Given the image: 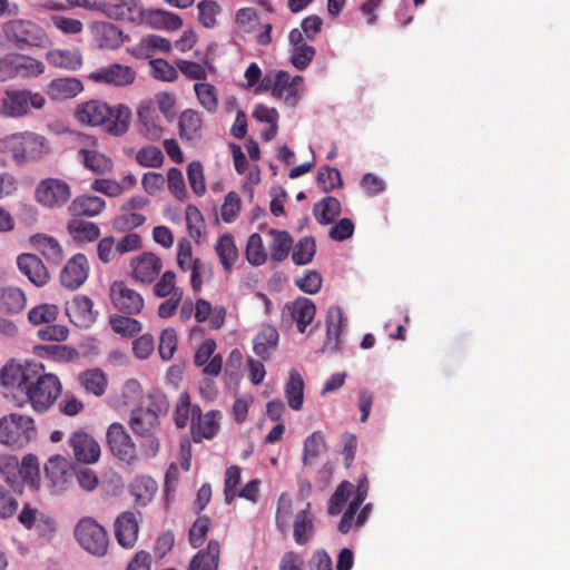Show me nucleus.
I'll return each mask as SVG.
<instances>
[{
  "label": "nucleus",
  "instance_id": "1",
  "mask_svg": "<svg viewBox=\"0 0 570 570\" xmlns=\"http://www.w3.org/2000/svg\"><path fill=\"white\" fill-rule=\"evenodd\" d=\"M131 116L128 106L124 104L110 106L99 99L80 102L73 110V117L79 124L89 127L104 126L112 136H122L128 131Z\"/></svg>",
  "mask_w": 570,
  "mask_h": 570
},
{
  "label": "nucleus",
  "instance_id": "2",
  "mask_svg": "<svg viewBox=\"0 0 570 570\" xmlns=\"http://www.w3.org/2000/svg\"><path fill=\"white\" fill-rule=\"evenodd\" d=\"M0 151L9 154L17 165H24L45 158L51 153V147L43 135L24 130L1 138Z\"/></svg>",
  "mask_w": 570,
  "mask_h": 570
},
{
  "label": "nucleus",
  "instance_id": "3",
  "mask_svg": "<svg viewBox=\"0 0 570 570\" xmlns=\"http://www.w3.org/2000/svg\"><path fill=\"white\" fill-rule=\"evenodd\" d=\"M60 393L61 384L58 377L46 373L43 366L39 364L19 405L30 403L35 411L43 412L55 403Z\"/></svg>",
  "mask_w": 570,
  "mask_h": 570
},
{
  "label": "nucleus",
  "instance_id": "4",
  "mask_svg": "<svg viewBox=\"0 0 570 570\" xmlns=\"http://www.w3.org/2000/svg\"><path fill=\"white\" fill-rule=\"evenodd\" d=\"M6 40L19 50L43 48L49 37L43 27L29 19H12L2 24Z\"/></svg>",
  "mask_w": 570,
  "mask_h": 570
},
{
  "label": "nucleus",
  "instance_id": "5",
  "mask_svg": "<svg viewBox=\"0 0 570 570\" xmlns=\"http://www.w3.org/2000/svg\"><path fill=\"white\" fill-rule=\"evenodd\" d=\"M39 363L17 362L11 360L0 370V384L6 396H11L19 404Z\"/></svg>",
  "mask_w": 570,
  "mask_h": 570
},
{
  "label": "nucleus",
  "instance_id": "6",
  "mask_svg": "<svg viewBox=\"0 0 570 570\" xmlns=\"http://www.w3.org/2000/svg\"><path fill=\"white\" fill-rule=\"evenodd\" d=\"M46 106V98L40 92L29 89H7L0 99V115L6 118H22L31 109L40 110Z\"/></svg>",
  "mask_w": 570,
  "mask_h": 570
},
{
  "label": "nucleus",
  "instance_id": "7",
  "mask_svg": "<svg viewBox=\"0 0 570 570\" xmlns=\"http://www.w3.org/2000/svg\"><path fill=\"white\" fill-rule=\"evenodd\" d=\"M37 435L31 417L11 413L0 419V443L14 448H23Z\"/></svg>",
  "mask_w": 570,
  "mask_h": 570
},
{
  "label": "nucleus",
  "instance_id": "8",
  "mask_svg": "<svg viewBox=\"0 0 570 570\" xmlns=\"http://www.w3.org/2000/svg\"><path fill=\"white\" fill-rule=\"evenodd\" d=\"M45 70L46 66L41 60L28 55L10 53L0 58V82L37 78Z\"/></svg>",
  "mask_w": 570,
  "mask_h": 570
},
{
  "label": "nucleus",
  "instance_id": "9",
  "mask_svg": "<svg viewBox=\"0 0 570 570\" xmlns=\"http://www.w3.org/2000/svg\"><path fill=\"white\" fill-rule=\"evenodd\" d=\"M259 90H271L276 98L284 99L287 105L294 106L304 91V78L292 77L287 71L266 75L258 87Z\"/></svg>",
  "mask_w": 570,
  "mask_h": 570
},
{
  "label": "nucleus",
  "instance_id": "10",
  "mask_svg": "<svg viewBox=\"0 0 570 570\" xmlns=\"http://www.w3.org/2000/svg\"><path fill=\"white\" fill-rule=\"evenodd\" d=\"M78 543L90 554L102 557L108 549V535L102 525L92 518L81 519L75 529Z\"/></svg>",
  "mask_w": 570,
  "mask_h": 570
},
{
  "label": "nucleus",
  "instance_id": "11",
  "mask_svg": "<svg viewBox=\"0 0 570 570\" xmlns=\"http://www.w3.org/2000/svg\"><path fill=\"white\" fill-rule=\"evenodd\" d=\"M70 196V186L58 178L42 179L35 190L37 203L49 209L61 208L68 203Z\"/></svg>",
  "mask_w": 570,
  "mask_h": 570
},
{
  "label": "nucleus",
  "instance_id": "12",
  "mask_svg": "<svg viewBox=\"0 0 570 570\" xmlns=\"http://www.w3.org/2000/svg\"><path fill=\"white\" fill-rule=\"evenodd\" d=\"M137 72L128 65L114 62L104 66L87 76V79L112 87H128L136 81Z\"/></svg>",
  "mask_w": 570,
  "mask_h": 570
},
{
  "label": "nucleus",
  "instance_id": "13",
  "mask_svg": "<svg viewBox=\"0 0 570 570\" xmlns=\"http://www.w3.org/2000/svg\"><path fill=\"white\" fill-rule=\"evenodd\" d=\"M108 446L114 455L126 463L136 461V446L122 424L115 422L106 433Z\"/></svg>",
  "mask_w": 570,
  "mask_h": 570
},
{
  "label": "nucleus",
  "instance_id": "14",
  "mask_svg": "<svg viewBox=\"0 0 570 570\" xmlns=\"http://www.w3.org/2000/svg\"><path fill=\"white\" fill-rule=\"evenodd\" d=\"M131 277L144 285L156 281L163 269V261L151 252H144L130 259Z\"/></svg>",
  "mask_w": 570,
  "mask_h": 570
},
{
  "label": "nucleus",
  "instance_id": "15",
  "mask_svg": "<svg viewBox=\"0 0 570 570\" xmlns=\"http://www.w3.org/2000/svg\"><path fill=\"white\" fill-rule=\"evenodd\" d=\"M110 299L115 308L126 314H139L144 308V298L140 293L121 281L111 284Z\"/></svg>",
  "mask_w": 570,
  "mask_h": 570
},
{
  "label": "nucleus",
  "instance_id": "16",
  "mask_svg": "<svg viewBox=\"0 0 570 570\" xmlns=\"http://www.w3.org/2000/svg\"><path fill=\"white\" fill-rule=\"evenodd\" d=\"M89 276L87 257L78 253L67 261L60 272V284L70 291H76L85 284Z\"/></svg>",
  "mask_w": 570,
  "mask_h": 570
},
{
  "label": "nucleus",
  "instance_id": "17",
  "mask_svg": "<svg viewBox=\"0 0 570 570\" xmlns=\"http://www.w3.org/2000/svg\"><path fill=\"white\" fill-rule=\"evenodd\" d=\"M46 476L55 493H61L69 488L73 478V471L69 461L62 455L51 456L45 466Z\"/></svg>",
  "mask_w": 570,
  "mask_h": 570
},
{
  "label": "nucleus",
  "instance_id": "18",
  "mask_svg": "<svg viewBox=\"0 0 570 570\" xmlns=\"http://www.w3.org/2000/svg\"><path fill=\"white\" fill-rule=\"evenodd\" d=\"M68 443L73 451L75 459L79 462L91 464L100 458L101 450L99 443L86 432H73Z\"/></svg>",
  "mask_w": 570,
  "mask_h": 570
},
{
  "label": "nucleus",
  "instance_id": "19",
  "mask_svg": "<svg viewBox=\"0 0 570 570\" xmlns=\"http://www.w3.org/2000/svg\"><path fill=\"white\" fill-rule=\"evenodd\" d=\"M137 116L140 131L146 138L157 140L161 137L164 127L153 100H142L138 106Z\"/></svg>",
  "mask_w": 570,
  "mask_h": 570
},
{
  "label": "nucleus",
  "instance_id": "20",
  "mask_svg": "<svg viewBox=\"0 0 570 570\" xmlns=\"http://www.w3.org/2000/svg\"><path fill=\"white\" fill-rule=\"evenodd\" d=\"M146 11L138 0H119L104 7L109 18L130 23H144Z\"/></svg>",
  "mask_w": 570,
  "mask_h": 570
},
{
  "label": "nucleus",
  "instance_id": "21",
  "mask_svg": "<svg viewBox=\"0 0 570 570\" xmlns=\"http://www.w3.org/2000/svg\"><path fill=\"white\" fill-rule=\"evenodd\" d=\"M17 266L19 271L38 287L45 286L50 279L48 268L36 254H20L17 257Z\"/></svg>",
  "mask_w": 570,
  "mask_h": 570
},
{
  "label": "nucleus",
  "instance_id": "22",
  "mask_svg": "<svg viewBox=\"0 0 570 570\" xmlns=\"http://www.w3.org/2000/svg\"><path fill=\"white\" fill-rule=\"evenodd\" d=\"M216 347L214 340H206L199 345L194 356L195 365L202 367L203 374L207 376H218L222 371L223 357L215 354Z\"/></svg>",
  "mask_w": 570,
  "mask_h": 570
},
{
  "label": "nucleus",
  "instance_id": "23",
  "mask_svg": "<svg viewBox=\"0 0 570 570\" xmlns=\"http://www.w3.org/2000/svg\"><path fill=\"white\" fill-rule=\"evenodd\" d=\"M117 542L126 549L135 546L138 539V521L134 512L125 511L117 517L114 523Z\"/></svg>",
  "mask_w": 570,
  "mask_h": 570
},
{
  "label": "nucleus",
  "instance_id": "24",
  "mask_svg": "<svg viewBox=\"0 0 570 570\" xmlns=\"http://www.w3.org/2000/svg\"><path fill=\"white\" fill-rule=\"evenodd\" d=\"M92 301L85 295L76 296L67 304L66 311L70 321L79 327H89L96 321Z\"/></svg>",
  "mask_w": 570,
  "mask_h": 570
},
{
  "label": "nucleus",
  "instance_id": "25",
  "mask_svg": "<svg viewBox=\"0 0 570 570\" xmlns=\"http://www.w3.org/2000/svg\"><path fill=\"white\" fill-rule=\"evenodd\" d=\"M89 29L94 40L102 49H117L124 42L122 31L110 22L95 21Z\"/></svg>",
  "mask_w": 570,
  "mask_h": 570
},
{
  "label": "nucleus",
  "instance_id": "26",
  "mask_svg": "<svg viewBox=\"0 0 570 570\" xmlns=\"http://www.w3.org/2000/svg\"><path fill=\"white\" fill-rule=\"evenodd\" d=\"M46 60L55 68L77 71L83 65L81 51L78 48H53L46 52Z\"/></svg>",
  "mask_w": 570,
  "mask_h": 570
},
{
  "label": "nucleus",
  "instance_id": "27",
  "mask_svg": "<svg viewBox=\"0 0 570 570\" xmlns=\"http://www.w3.org/2000/svg\"><path fill=\"white\" fill-rule=\"evenodd\" d=\"M346 326V317L340 306H332L326 315L327 337L323 346V351H335L338 348L340 336Z\"/></svg>",
  "mask_w": 570,
  "mask_h": 570
},
{
  "label": "nucleus",
  "instance_id": "28",
  "mask_svg": "<svg viewBox=\"0 0 570 570\" xmlns=\"http://www.w3.org/2000/svg\"><path fill=\"white\" fill-rule=\"evenodd\" d=\"M29 243L49 263L58 265L63 258V249L57 238L47 234H35L30 236Z\"/></svg>",
  "mask_w": 570,
  "mask_h": 570
},
{
  "label": "nucleus",
  "instance_id": "29",
  "mask_svg": "<svg viewBox=\"0 0 570 570\" xmlns=\"http://www.w3.org/2000/svg\"><path fill=\"white\" fill-rule=\"evenodd\" d=\"M82 90V82L75 77L55 78L47 87V92L53 100L71 99L78 96Z\"/></svg>",
  "mask_w": 570,
  "mask_h": 570
},
{
  "label": "nucleus",
  "instance_id": "30",
  "mask_svg": "<svg viewBox=\"0 0 570 570\" xmlns=\"http://www.w3.org/2000/svg\"><path fill=\"white\" fill-rule=\"evenodd\" d=\"M78 159L83 166L96 175H105L112 170V160L96 149L82 147L78 151Z\"/></svg>",
  "mask_w": 570,
  "mask_h": 570
},
{
  "label": "nucleus",
  "instance_id": "31",
  "mask_svg": "<svg viewBox=\"0 0 570 570\" xmlns=\"http://www.w3.org/2000/svg\"><path fill=\"white\" fill-rule=\"evenodd\" d=\"M106 202L104 198L94 195L77 196L69 207V210L75 216L95 217L104 212Z\"/></svg>",
  "mask_w": 570,
  "mask_h": 570
},
{
  "label": "nucleus",
  "instance_id": "32",
  "mask_svg": "<svg viewBox=\"0 0 570 570\" xmlns=\"http://www.w3.org/2000/svg\"><path fill=\"white\" fill-rule=\"evenodd\" d=\"M292 318L296 322L299 333H304L308 324L314 320L316 307L314 303L305 297H299L287 306Z\"/></svg>",
  "mask_w": 570,
  "mask_h": 570
},
{
  "label": "nucleus",
  "instance_id": "33",
  "mask_svg": "<svg viewBox=\"0 0 570 570\" xmlns=\"http://www.w3.org/2000/svg\"><path fill=\"white\" fill-rule=\"evenodd\" d=\"M284 393L292 410H302L304 403V380L297 370L293 368L289 371Z\"/></svg>",
  "mask_w": 570,
  "mask_h": 570
},
{
  "label": "nucleus",
  "instance_id": "34",
  "mask_svg": "<svg viewBox=\"0 0 570 570\" xmlns=\"http://www.w3.org/2000/svg\"><path fill=\"white\" fill-rule=\"evenodd\" d=\"M220 546L217 540H210L205 551H199L190 561L188 570H217Z\"/></svg>",
  "mask_w": 570,
  "mask_h": 570
},
{
  "label": "nucleus",
  "instance_id": "35",
  "mask_svg": "<svg viewBox=\"0 0 570 570\" xmlns=\"http://www.w3.org/2000/svg\"><path fill=\"white\" fill-rule=\"evenodd\" d=\"M157 423L158 414L154 409L139 407L131 412L129 425L136 434H150Z\"/></svg>",
  "mask_w": 570,
  "mask_h": 570
},
{
  "label": "nucleus",
  "instance_id": "36",
  "mask_svg": "<svg viewBox=\"0 0 570 570\" xmlns=\"http://www.w3.org/2000/svg\"><path fill=\"white\" fill-rule=\"evenodd\" d=\"M199 413L200 407L198 405H191L189 395L187 393H181L175 407L174 420L176 426L183 429L190 423L191 428H194Z\"/></svg>",
  "mask_w": 570,
  "mask_h": 570
},
{
  "label": "nucleus",
  "instance_id": "37",
  "mask_svg": "<svg viewBox=\"0 0 570 570\" xmlns=\"http://www.w3.org/2000/svg\"><path fill=\"white\" fill-rule=\"evenodd\" d=\"M293 528L295 542L299 546L306 544L315 532L313 514L307 509L298 511L295 515Z\"/></svg>",
  "mask_w": 570,
  "mask_h": 570
},
{
  "label": "nucleus",
  "instance_id": "38",
  "mask_svg": "<svg viewBox=\"0 0 570 570\" xmlns=\"http://www.w3.org/2000/svg\"><path fill=\"white\" fill-rule=\"evenodd\" d=\"M67 229L73 240L79 244L94 242L100 236V228L97 224L79 218L71 219Z\"/></svg>",
  "mask_w": 570,
  "mask_h": 570
},
{
  "label": "nucleus",
  "instance_id": "39",
  "mask_svg": "<svg viewBox=\"0 0 570 570\" xmlns=\"http://www.w3.org/2000/svg\"><path fill=\"white\" fill-rule=\"evenodd\" d=\"M144 23L155 29L175 31L181 27L183 21L179 16L165 10H148Z\"/></svg>",
  "mask_w": 570,
  "mask_h": 570
},
{
  "label": "nucleus",
  "instance_id": "40",
  "mask_svg": "<svg viewBox=\"0 0 570 570\" xmlns=\"http://www.w3.org/2000/svg\"><path fill=\"white\" fill-rule=\"evenodd\" d=\"M278 332L274 326L266 325L254 338V352L262 358L269 357L278 343Z\"/></svg>",
  "mask_w": 570,
  "mask_h": 570
},
{
  "label": "nucleus",
  "instance_id": "41",
  "mask_svg": "<svg viewBox=\"0 0 570 570\" xmlns=\"http://www.w3.org/2000/svg\"><path fill=\"white\" fill-rule=\"evenodd\" d=\"M313 214L321 225H328L341 214V203L335 197H325L314 204Z\"/></svg>",
  "mask_w": 570,
  "mask_h": 570
},
{
  "label": "nucleus",
  "instance_id": "42",
  "mask_svg": "<svg viewBox=\"0 0 570 570\" xmlns=\"http://www.w3.org/2000/svg\"><path fill=\"white\" fill-rule=\"evenodd\" d=\"M156 491L157 483L150 476H137L130 483V493L135 498V501L140 505H146L150 502Z\"/></svg>",
  "mask_w": 570,
  "mask_h": 570
},
{
  "label": "nucleus",
  "instance_id": "43",
  "mask_svg": "<svg viewBox=\"0 0 570 570\" xmlns=\"http://www.w3.org/2000/svg\"><path fill=\"white\" fill-rule=\"evenodd\" d=\"M24 293L18 287H4L0 291V308L9 314H17L26 306Z\"/></svg>",
  "mask_w": 570,
  "mask_h": 570
},
{
  "label": "nucleus",
  "instance_id": "44",
  "mask_svg": "<svg viewBox=\"0 0 570 570\" xmlns=\"http://www.w3.org/2000/svg\"><path fill=\"white\" fill-rule=\"evenodd\" d=\"M215 249L224 269L227 272L230 271L238 258V249L233 236L230 234H224L220 236Z\"/></svg>",
  "mask_w": 570,
  "mask_h": 570
},
{
  "label": "nucleus",
  "instance_id": "45",
  "mask_svg": "<svg viewBox=\"0 0 570 570\" xmlns=\"http://www.w3.org/2000/svg\"><path fill=\"white\" fill-rule=\"evenodd\" d=\"M271 236V243H269V249H271V256L273 261L275 262H282L284 261L291 248L293 239L291 235L285 230H277L272 229L269 232Z\"/></svg>",
  "mask_w": 570,
  "mask_h": 570
},
{
  "label": "nucleus",
  "instance_id": "46",
  "mask_svg": "<svg viewBox=\"0 0 570 570\" xmlns=\"http://www.w3.org/2000/svg\"><path fill=\"white\" fill-rule=\"evenodd\" d=\"M219 429L218 413L214 411L207 412L204 416L199 413L194 424L193 434L195 441L200 438L212 439Z\"/></svg>",
  "mask_w": 570,
  "mask_h": 570
},
{
  "label": "nucleus",
  "instance_id": "47",
  "mask_svg": "<svg viewBox=\"0 0 570 570\" xmlns=\"http://www.w3.org/2000/svg\"><path fill=\"white\" fill-rule=\"evenodd\" d=\"M202 129V118L198 111L186 109L179 117V130L181 138L194 140L199 137Z\"/></svg>",
  "mask_w": 570,
  "mask_h": 570
},
{
  "label": "nucleus",
  "instance_id": "48",
  "mask_svg": "<svg viewBox=\"0 0 570 570\" xmlns=\"http://www.w3.org/2000/svg\"><path fill=\"white\" fill-rule=\"evenodd\" d=\"M194 91L196 94L199 105L208 112L214 114L218 109L219 100L218 92L215 86L208 82H196L194 85Z\"/></svg>",
  "mask_w": 570,
  "mask_h": 570
},
{
  "label": "nucleus",
  "instance_id": "49",
  "mask_svg": "<svg viewBox=\"0 0 570 570\" xmlns=\"http://www.w3.org/2000/svg\"><path fill=\"white\" fill-rule=\"evenodd\" d=\"M79 380L86 391L95 395L105 393L107 381L102 371L98 368L86 371L80 375Z\"/></svg>",
  "mask_w": 570,
  "mask_h": 570
},
{
  "label": "nucleus",
  "instance_id": "50",
  "mask_svg": "<svg viewBox=\"0 0 570 570\" xmlns=\"http://www.w3.org/2000/svg\"><path fill=\"white\" fill-rule=\"evenodd\" d=\"M145 222L146 217L142 214L121 206L120 213L115 218L114 226L119 230L126 232L141 226Z\"/></svg>",
  "mask_w": 570,
  "mask_h": 570
},
{
  "label": "nucleus",
  "instance_id": "51",
  "mask_svg": "<svg viewBox=\"0 0 570 570\" xmlns=\"http://www.w3.org/2000/svg\"><path fill=\"white\" fill-rule=\"evenodd\" d=\"M316 252V244L313 237L305 236L294 246L292 259L297 265L308 264Z\"/></svg>",
  "mask_w": 570,
  "mask_h": 570
},
{
  "label": "nucleus",
  "instance_id": "52",
  "mask_svg": "<svg viewBox=\"0 0 570 570\" xmlns=\"http://www.w3.org/2000/svg\"><path fill=\"white\" fill-rule=\"evenodd\" d=\"M110 325L117 334L128 337L138 334L142 328L139 321L122 315L110 316Z\"/></svg>",
  "mask_w": 570,
  "mask_h": 570
},
{
  "label": "nucleus",
  "instance_id": "53",
  "mask_svg": "<svg viewBox=\"0 0 570 570\" xmlns=\"http://www.w3.org/2000/svg\"><path fill=\"white\" fill-rule=\"evenodd\" d=\"M353 490V484L348 481H343L335 490L328 500L327 512L330 515H337L342 512L348 497Z\"/></svg>",
  "mask_w": 570,
  "mask_h": 570
},
{
  "label": "nucleus",
  "instance_id": "54",
  "mask_svg": "<svg viewBox=\"0 0 570 570\" xmlns=\"http://www.w3.org/2000/svg\"><path fill=\"white\" fill-rule=\"evenodd\" d=\"M258 22V14L254 8H240L235 13V23L237 30L235 31V36H239L240 33H249L254 30L256 23Z\"/></svg>",
  "mask_w": 570,
  "mask_h": 570
},
{
  "label": "nucleus",
  "instance_id": "55",
  "mask_svg": "<svg viewBox=\"0 0 570 570\" xmlns=\"http://www.w3.org/2000/svg\"><path fill=\"white\" fill-rule=\"evenodd\" d=\"M246 258L252 265L259 266L266 262L267 254L264 248L262 236L252 234L246 246Z\"/></svg>",
  "mask_w": 570,
  "mask_h": 570
},
{
  "label": "nucleus",
  "instance_id": "56",
  "mask_svg": "<svg viewBox=\"0 0 570 570\" xmlns=\"http://www.w3.org/2000/svg\"><path fill=\"white\" fill-rule=\"evenodd\" d=\"M154 293L161 298L183 293L181 289L176 287V274L173 271H166L155 284Z\"/></svg>",
  "mask_w": 570,
  "mask_h": 570
},
{
  "label": "nucleus",
  "instance_id": "57",
  "mask_svg": "<svg viewBox=\"0 0 570 570\" xmlns=\"http://www.w3.org/2000/svg\"><path fill=\"white\" fill-rule=\"evenodd\" d=\"M136 161L144 167L158 168L164 163V155L156 146H145L137 151Z\"/></svg>",
  "mask_w": 570,
  "mask_h": 570
},
{
  "label": "nucleus",
  "instance_id": "58",
  "mask_svg": "<svg viewBox=\"0 0 570 570\" xmlns=\"http://www.w3.org/2000/svg\"><path fill=\"white\" fill-rule=\"evenodd\" d=\"M199 22L205 28H214L217 22V14L220 12V7L213 0H203L197 4Z\"/></svg>",
  "mask_w": 570,
  "mask_h": 570
},
{
  "label": "nucleus",
  "instance_id": "59",
  "mask_svg": "<svg viewBox=\"0 0 570 570\" xmlns=\"http://www.w3.org/2000/svg\"><path fill=\"white\" fill-rule=\"evenodd\" d=\"M58 307L53 304H41L29 311L28 320L35 325L55 322Z\"/></svg>",
  "mask_w": 570,
  "mask_h": 570
},
{
  "label": "nucleus",
  "instance_id": "60",
  "mask_svg": "<svg viewBox=\"0 0 570 570\" xmlns=\"http://www.w3.org/2000/svg\"><path fill=\"white\" fill-rule=\"evenodd\" d=\"M324 440L318 432L312 433L304 442L303 462L312 464L324 450Z\"/></svg>",
  "mask_w": 570,
  "mask_h": 570
},
{
  "label": "nucleus",
  "instance_id": "61",
  "mask_svg": "<svg viewBox=\"0 0 570 570\" xmlns=\"http://www.w3.org/2000/svg\"><path fill=\"white\" fill-rule=\"evenodd\" d=\"M150 75L161 81L171 82L178 78L177 70L164 59H154L149 62Z\"/></svg>",
  "mask_w": 570,
  "mask_h": 570
},
{
  "label": "nucleus",
  "instance_id": "62",
  "mask_svg": "<svg viewBox=\"0 0 570 570\" xmlns=\"http://www.w3.org/2000/svg\"><path fill=\"white\" fill-rule=\"evenodd\" d=\"M186 224L189 236L198 242L203 235L204 218L199 209L194 205L186 207Z\"/></svg>",
  "mask_w": 570,
  "mask_h": 570
},
{
  "label": "nucleus",
  "instance_id": "63",
  "mask_svg": "<svg viewBox=\"0 0 570 570\" xmlns=\"http://www.w3.org/2000/svg\"><path fill=\"white\" fill-rule=\"evenodd\" d=\"M317 184L324 191H330L336 187H341L343 181L341 173L333 167H322L317 173Z\"/></svg>",
  "mask_w": 570,
  "mask_h": 570
},
{
  "label": "nucleus",
  "instance_id": "64",
  "mask_svg": "<svg viewBox=\"0 0 570 570\" xmlns=\"http://www.w3.org/2000/svg\"><path fill=\"white\" fill-rule=\"evenodd\" d=\"M177 348V334L171 327L165 328L159 338V355L164 361H169Z\"/></svg>",
  "mask_w": 570,
  "mask_h": 570
}]
</instances>
